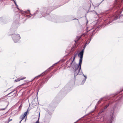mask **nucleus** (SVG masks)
Wrapping results in <instances>:
<instances>
[{
  "instance_id": "obj_1",
  "label": "nucleus",
  "mask_w": 123,
  "mask_h": 123,
  "mask_svg": "<svg viewBox=\"0 0 123 123\" xmlns=\"http://www.w3.org/2000/svg\"><path fill=\"white\" fill-rule=\"evenodd\" d=\"M84 49H83L78 54V56L80 57L79 63L78 64H75V70L74 72V76H76L79 73L81 69V67L82 60L84 51Z\"/></svg>"
},
{
  "instance_id": "obj_2",
  "label": "nucleus",
  "mask_w": 123,
  "mask_h": 123,
  "mask_svg": "<svg viewBox=\"0 0 123 123\" xmlns=\"http://www.w3.org/2000/svg\"><path fill=\"white\" fill-rule=\"evenodd\" d=\"M12 38L15 43L17 42L18 40L20 38V36L19 34L18 35L15 34L13 35Z\"/></svg>"
},
{
  "instance_id": "obj_3",
  "label": "nucleus",
  "mask_w": 123,
  "mask_h": 123,
  "mask_svg": "<svg viewBox=\"0 0 123 123\" xmlns=\"http://www.w3.org/2000/svg\"><path fill=\"white\" fill-rule=\"evenodd\" d=\"M27 112V111L25 112L23 115H22L20 117V119H21V121L25 118V117L26 116Z\"/></svg>"
},
{
  "instance_id": "obj_4",
  "label": "nucleus",
  "mask_w": 123,
  "mask_h": 123,
  "mask_svg": "<svg viewBox=\"0 0 123 123\" xmlns=\"http://www.w3.org/2000/svg\"><path fill=\"white\" fill-rule=\"evenodd\" d=\"M25 77H24L23 78H21L20 79L19 78V79H18L17 80H15V81L16 82H17L19 81L20 80H23L25 79Z\"/></svg>"
},
{
  "instance_id": "obj_5",
  "label": "nucleus",
  "mask_w": 123,
  "mask_h": 123,
  "mask_svg": "<svg viewBox=\"0 0 123 123\" xmlns=\"http://www.w3.org/2000/svg\"><path fill=\"white\" fill-rule=\"evenodd\" d=\"M79 74L81 75L82 74L83 75V76L85 77V78L84 79V80L83 81V82H84V83L86 79V76L82 72L81 74Z\"/></svg>"
},
{
  "instance_id": "obj_6",
  "label": "nucleus",
  "mask_w": 123,
  "mask_h": 123,
  "mask_svg": "<svg viewBox=\"0 0 123 123\" xmlns=\"http://www.w3.org/2000/svg\"><path fill=\"white\" fill-rule=\"evenodd\" d=\"M14 1V3H15V4L16 6V7H17V8L18 9V5H17V4H16V2H15V1L14 0H13Z\"/></svg>"
},
{
  "instance_id": "obj_7",
  "label": "nucleus",
  "mask_w": 123,
  "mask_h": 123,
  "mask_svg": "<svg viewBox=\"0 0 123 123\" xmlns=\"http://www.w3.org/2000/svg\"><path fill=\"white\" fill-rule=\"evenodd\" d=\"M76 55H77L76 54L74 55V57H73V61H74V59H75V57L76 56Z\"/></svg>"
},
{
  "instance_id": "obj_8",
  "label": "nucleus",
  "mask_w": 123,
  "mask_h": 123,
  "mask_svg": "<svg viewBox=\"0 0 123 123\" xmlns=\"http://www.w3.org/2000/svg\"><path fill=\"white\" fill-rule=\"evenodd\" d=\"M39 117L38 118V120H37V121L36 123H39Z\"/></svg>"
},
{
  "instance_id": "obj_9",
  "label": "nucleus",
  "mask_w": 123,
  "mask_h": 123,
  "mask_svg": "<svg viewBox=\"0 0 123 123\" xmlns=\"http://www.w3.org/2000/svg\"><path fill=\"white\" fill-rule=\"evenodd\" d=\"M108 105H106L105 107V109L107 107H108Z\"/></svg>"
},
{
  "instance_id": "obj_10",
  "label": "nucleus",
  "mask_w": 123,
  "mask_h": 123,
  "mask_svg": "<svg viewBox=\"0 0 123 123\" xmlns=\"http://www.w3.org/2000/svg\"><path fill=\"white\" fill-rule=\"evenodd\" d=\"M81 37V36H80L79 37V38H78V39L76 41H77Z\"/></svg>"
},
{
  "instance_id": "obj_11",
  "label": "nucleus",
  "mask_w": 123,
  "mask_h": 123,
  "mask_svg": "<svg viewBox=\"0 0 123 123\" xmlns=\"http://www.w3.org/2000/svg\"><path fill=\"white\" fill-rule=\"evenodd\" d=\"M6 108H4V109H1L0 110H0H4Z\"/></svg>"
},
{
  "instance_id": "obj_12",
  "label": "nucleus",
  "mask_w": 123,
  "mask_h": 123,
  "mask_svg": "<svg viewBox=\"0 0 123 123\" xmlns=\"http://www.w3.org/2000/svg\"><path fill=\"white\" fill-rule=\"evenodd\" d=\"M85 35V34H82L81 36H84Z\"/></svg>"
},
{
  "instance_id": "obj_13",
  "label": "nucleus",
  "mask_w": 123,
  "mask_h": 123,
  "mask_svg": "<svg viewBox=\"0 0 123 123\" xmlns=\"http://www.w3.org/2000/svg\"><path fill=\"white\" fill-rule=\"evenodd\" d=\"M86 44H85V45L84 46V49H85V48L86 47Z\"/></svg>"
},
{
  "instance_id": "obj_14",
  "label": "nucleus",
  "mask_w": 123,
  "mask_h": 123,
  "mask_svg": "<svg viewBox=\"0 0 123 123\" xmlns=\"http://www.w3.org/2000/svg\"><path fill=\"white\" fill-rule=\"evenodd\" d=\"M72 62H71L70 63V64H71H71H72Z\"/></svg>"
},
{
  "instance_id": "obj_15",
  "label": "nucleus",
  "mask_w": 123,
  "mask_h": 123,
  "mask_svg": "<svg viewBox=\"0 0 123 123\" xmlns=\"http://www.w3.org/2000/svg\"><path fill=\"white\" fill-rule=\"evenodd\" d=\"M12 92H10V93H9V94H8V95H9V94H10V93H12Z\"/></svg>"
},
{
  "instance_id": "obj_16",
  "label": "nucleus",
  "mask_w": 123,
  "mask_h": 123,
  "mask_svg": "<svg viewBox=\"0 0 123 123\" xmlns=\"http://www.w3.org/2000/svg\"><path fill=\"white\" fill-rule=\"evenodd\" d=\"M21 121H21V120L20 121V122L19 123H20Z\"/></svg>"
},
{
  "instance_id": "obj_17",
  "label": "nucleus",
  "mask_w": 123,
  "mask_h": 123,
  "mask_svg": "<svg viewBox=\"0 0 123 123\" xmlns=\"http://www.w3.org/2000/svg\"><path fill=\"white\" fill-rule=\"evenodd\" d=\"M26 121V119H25V121Z\"/></svg>"
},
{
  "instance_id": "obj_18",
  "label": "nucleus",
  "mask_w": 123,
  "mask_h": 123,
  "mask_svg": "<svg viewBox=\"0 0 123 123\" xmlns=\"http://www.w3.org/2000/svg\"><path fill=\"white\" fill-rule=\"evenodd\" d=\"M43 17H44L45 16H43Z\"/></svg>"
},
{
  "instance_id": "obj_19",
  "label": "nucleus",
  "mask_w": 123,
  "mask_h": 123,
  "mask_svg": "<svg viewBox=\"0 0 123 123\" xmlns=\"http://www.w3.org/2000/svg\"><path fill=\"white\" fill-rule=\"evenodd\" d=\"M41 75H41H39V76H40V75Z\"/></svg>"
},
{
  "instance_id": "obj_20",
  "label": "nucleus",
  "mask_w": 123,
  "mask_h": 123,
  "mask_svg": "<svg viewBox=\"0 0 123 123\" xmlns=\"http://www.w3.org/2000/svg\"><path fill=\"white\" fill-rule=\"evenodd\" d=\"M31 17V16H29V17Z\"/></svg>"
},
{
  "instance_id": "obj_21",
  "label": "nucleus",
  "mask_w": 123,
  "mask_h": 123,
  "mask_svg": "<svg viewBox=\"0 0 123 123\" xmlns=\"http://www.w3.org/2000/svg\"><path fill=\"white\" fill-rule=\"evenodd\" d=\"M75 42L76 43V40H75Z\"/></svg>"
}]
</instances>
